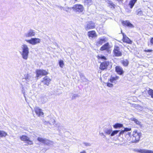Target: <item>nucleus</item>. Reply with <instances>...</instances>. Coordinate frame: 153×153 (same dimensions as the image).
Wrapping results in <instances>:
<instances>
[{
  "instance_id": "7ed1b4c3",
  "label": "nucleus",
  "mask_w": 153,
  "mask_h": 153,
  "mask_svg": "<svg viewBox=\"0 0 153 153\" xmlns=\"http://www.w3.org/2000/svg\"><path fill=\"white\" fill-rule=\"evenodd\" d=\"M36 76L37 78L40 76H46L48 74V70L44 69H37L36 70Z\"/></svg>"
},
{
  "instance_id": "bb28decb",
  "label": "nucleus",
  "mask_w": 153,
  "mask_h": 153,
  "mask_svg": "<svg viewBox=\"0 0 153 153\" xmlns=\"http://www.w3.org/2000/svg\"><path fill=\"white\" fill-rule=\"evenodd\" d=\"M131 120L133 121L134 122V123L137 125H138L139 126L141 125V122L136 118H132Z\"/></svg>"
},
{
  "instance_id": "6ab92c4d",
  "label": "nucleus",
  "mask_w": 153,
  "mask_h": 153,
  "mask_svg": "<svg viewBox=\"0 0 153 153\" xmlns=\"http://www.w3.org/2000/svg\"><path fill=\"white\" fill-rule=\"evenodd\" d=\"M73 10H82L83 8L82 5L79 4H77L74 5L72 7Z\"/></svg>"
},
{
  "instance_id": "9d476101",
  "label": "nucleus",
  "mask_w": 153,
  "mask_h": 153,
  "mask_svg": "<svg viewBox=\"0 0 153 153\" xmlns=\"http://www.w3.org/2000/svg\"><path fill=\"white\" fill-rule=\"evenodd\" d=\"M51 81V79L48 76H45L43 77L42 80L41 81V82L43 83L44 85L48 86L50 84Z\"/></svg>"
},
{
  "instance_id": "20e7f679",
  "label": "nucleus",
  "mask_w": 153,
  "mask_h": 153,
  "mask_svg": "<svg viewBox=\"0 0 153 153\" xmlns=\"http://www.w3.org/2000/svg\"><path fill=\"white\" fill-rule=\"evenodd\" d=\"M113 54L115 56L119 57L122 56V52L120 50V48L118 46H114L113 50Z\"/></svg>"
},
{
  "instance_id": "7c9ffc66",
  "label": "nucleus",
  "mask_w": 153,
  "mask_h": 153,
  "mask_svg": "<svg viewBox=\"0 0 153 153\" xmlns=\"http://www.w3.org/2000/svg\"><path fill=\"white\" fill-rule=\"evenodd\" d=\"M119 130H114L113 131L111 134V136H114V135L117 134L119 132Z\"/></svg>"
},
{
  "instance_id": "f257e3e1",
  "label": "nucleus",
  "mask_w": 153,
  "mask_h": 153,
  "mask_svg": "<svg viewBox=\"0 0 153 153\" xmlns=\"http://www.w3.org/2000/svg\"><path fill=\"white\" fill-rule=\"evenodd\" d=\"M142 134L138 132L137 131H133L132 137V142L133 143H137L140 141Z\"/></svg>"
},
{
  "instance_id": "4c0bfd02",
  "label": "nucleus",
  "mask_w": 153,
  "mask_h": 153,
  "mask_svg": "<svg viewBox=\"0 0 153 153\" xmlns=\"http://www.w3.org/2000/svg\"><path fill=\"white\" fill-rule=\"evenodd\" d=\"M124 132V131L123 130L120 131L119 134V136H120L121 134H123Z\"/></svg>"
},
{
  "instance_id": "9b49d317",
  "label": "nucleus",
  "mask_w": 153,
  "mask_h": 153,
  "mask_svg": "<svg viewBox=\"0 0 153 153\" xmlns=\"http://www.w3.org/2000/svg\"><path fill=\"white\" fill-rule=\"evenodd\" d=\"M34 111L36 114L39 117H43L44 113L42 110L39 107H36L34 108Z\"/></svg>"
},
{
  "instance_id": "58836bf2",
  "label": "nucleus",
  "mask_w": 153,
  "mask_h": 153,
  "mask_svg": "<svg viewBox=\"0 0 153 153\" xmlns=\"http://www.w3.org/2000/svg\"><path fill=\"white\" fill-rule=\"evenodd\" d=\"M80 153H87L86 151L85 150H83L82 152H80Z\"/></svg>"
},
{
  "instance_id": "2f4dec72",
  "label": "nucleus",
  "mask_w": 153,
  "mask_h": 153,
  "mask_svg": "<svg viewBox=\"0 0 153 153\" xmlns=\"http://www.w3.org/2000/svg\"><path fill=\"white\" fill-rule=\"evenodd\" d=\"M112 131V130L111 129H107L105 132V133L107 134H111Z\"/></svg>"
},
{
  "instance_id": "4be33fe9",
  "label": "nucleus",
  "mask_w": 153,
  "mask_h": 153,
  "mask_svg": "<svg viewBox=\"0 0 153 153\" xmlns=\"http://www.w3.org/2000/svg\"><path fill=\"white\" fill-rule=\"evenodd\" d=\"M121 63L125 67L127 66L129 64V61L127 59L123 60L121 61Z\"/></svg>"
},
{
  "instance_id": "aec40b11",
  "label": "nucleus",
  "mask_w": 153,
  "mask_h": 153,
  "mask_svg": "<svg viewBox=\"0 0 153 153\" xmlns=\"http://www.w3.org/2000/svg\"><path fill=\"white\" fill-rule=\"evenodd\" d=\"M137 152L140 153H153V151L145 149L138 150Z\"/></svg>"
},
{
  "instance_id": "ea45409f",
  "label": "nucleus",
  "mask_w": 153,
  "mask_h": 153,
  "mask_svg": "<svg viewBox=\"0 0 153 153\" xmlns=\"http://www.w3.org/2000/svg\"><path fill=\"white\" fill-rule=\"evenodd\" d=\"M117 1L118 2H122L123 0H117Z\"/></svg>"
},
{
  "instance_id": "cd10ccee",
  "label": "nucleus",
  "mask_w": 153,
  "mask_h": 153,
  "mask_svg": "<svg viewBox=\"0 0 153 153\" xmlns=\"http://www.w3.org/2000/svg\"><path fill=\"white\" fill-rule=\"evenodd\" d=\"M148 93L151 96V97L153 98V90L149 88L148 91Z\"/></svg>"
},
{
  "instance_id": "f704fd0d",
  "label": "nucleus",
  "mask_w": 153,
  "mask_h": 153,
  "mask_svg": "<svg viewBox=\"0 0 153 153\" xmlns=\"http://www.w3.org/2000/svg\"><path fill=\"white\" fill-rule=\"evenodd\" d=\"M131 128H125L124 129V131H131Z\"/></svg>"
},
{
  "instance_id": "6e6552de",
  "label": "nucleus",
  "mask_w": 153,
  "mask_h": 153,
  "mask_svg": "<svg viewBox=\"0 0 153 153\" xmlns=\"http://www.w3.org/2000/svg\"><path fill=\"white\" fill-rule=\"evenodd\" d=\"M110 65L109 61H105L102 62L100 65V68L102 70L107 69Z\"/></svg>"
},
{
  "instance_id": "393cba45",
  "label": "nucleus",
  "mask_w": 153,
  "mask_h": 153,
  "mask_svg": "<svg viewBox=\"0 0 153 153\" xmlns=\"http://www.w3.org/2000/svg\"><path fill=\"white\" fill-rule=\"evenodd\" d=\"M7 135V132L3 131L0 130V137H5Z\"/></svg>"
},
{
  "instance_id": "a878e982",
  "label": "nucleus",
  "mask_w": 153,
  "mask_h": 153,
  "mask_svg": "<svg viewBox=\"0 0 153 153\" xmlns=\"http://www.w3.org/2000/svg\"><path fill=\"white\" fill-rule=\"evenodd\" d=\"M108 6L111 9L115 8L116 5L113 2L111 1H109L108 2Z\"/></svg>"
},
{
  "instance_id": "a19ab883",
  "label": "nucleus",
  "mask_w": 153,
  "mask_h": 153,
  "mask_svg": "<svg viewBox=\"0 0 153 153\" xmlns=\"http://www.w3.org/2000/svg\"><path fill=\"white\" fill-rule=\"evenodd\" d=\"M85 145L86 146H88L89 145V144H88V143H85Z\"/></svg>"
},
{
  "instance_id": "72a5a7b5",
  "label": "nucleus",
  "mask_w": 153,
  "mask_h": 153,
  "mask_svg": "<svg viewBox=\"0 0 153 153\" xmlns=\"http://www.w3.org/2000/svg\"><path fill=\"white\" fill-rule=\"evenodd\" d=\"M85 2L88 4H90L92 2V0H85Z\"/></svg>"
},
{
  "instance_id": "423d86ee",
  "label": "nucleus",
  "mask_w": 153,
  "mask_h": 153,
  "mask_svg": "<svg viewBox=\"0 0 153 153\" xmlns=\"http://www.w3.org/2000/svg\"><path fill=\"white\" fill-rule=\"evenodd\" d=\"M111 47L108 42H107L103 45L100 48V51H106L107 53H109L111 51L110 49Z\"/></svg>"
},
{
  "instance_id": "f03ea898",
  "label": "nucleus",
  "mask_w": 153,
  "mask_h": 153,
  "mask_svg": "<svg viewBox=\"0 0 153 153\" xmlns=\"http://www.w3.org/2000/svg\"><path fill=\"white\" fill-rule=\"evenodd\" d=\"M22 52V55L23 59H27L28 57L29 53V49L27 46L25 45H23Z\"/></svg>"
},
{
  "instance_id": "c9c22d12",
  "label": "nucleus",
  "mask_w": 153,
  "mask_h": 153,
  "mask_svg": "<svg viewBox=\"0 0 153 153\" xmlns=\"http://www.w3.org/2000/svg\"><path fill=\"white\" fill-rule=\"evenodd\" d=\"M144 51L145 52H150L152 51V50L150 49L145 50Z\"/></svg>"
},
{
  "instance_id": "ddd939ff",
  "label": "nucleus",
  "mask_w": 153,
  "mask_h": 153,
  "mask_svg": "<svg viewBox=\"0 0 153 153\" xmlns=\"http://www.w3.org/2000/svg\"><path fill=\"white\" fill-rule=\"evenodd\" d=\"M115 71L119 75H122L124 73V71L122 68L119 65L116 66L115 68Z\"/></svg>"
},
{
  "instance_id": "b1692460",
  "label": "nucleus",
  "mask_w": 153,
  "mask_h": 153,
  "mask_svg": "<svg viewBox=\"0 0 153 153\" xmlns=\"http://www.w3.org/2000/svg\"><path fill=\"white\" fill-rule=\"evenodd\" d=\"M123 124L120 123H116L113 125V127L115 128H120L123 127Z\"/></svg>"
},
{
  "instance_id": "0eeeda50",
  "label": "nucleus",
  "mask_w": 153,
  "mask_h": 153,
  "mask_svg": "<svg viewBox=\"0 0 153 153\" xmlns=\"http://www.w3.org/2000/svg\"><path fill=\"white\" fill-rule=\"evenodd\" d=\"M25 41L32 45H35L40 42V39L38 38H32L29 40H26Z\"/></svg>"
},
{
  "instance_id": "a211bd4d",
  "label": "nucleus",
  "mask_w": 153,
  "mask_h": 153,
  "mask_svg": "<svg viewBox=\"0 0 153 153\" xmlns=\"http://www.w3.org/2000/svg\"><path fill=\"white\" fill-rule=\"evenodd\" d=\"M106 41V39L105 38H100L99 40L96 42V46H98L102 45Z\"/></svg>"
},
{
  "instance_id": "c756f323",
  "label": "nucleus",
  "mask_w": 153,
  "mask_h": 153,
  "mask_svg": "<svg viewBox=\"0 0 153 153\" xmlns=\"http://www.w3.org/2000/svg\"><path fill=\"white\" fill-rule=\"evenodd\" d=\"M59 64L60 67L61 68H62L64 65V64L63 61L62 60H60L59 61Z\"/></svg>"
},
{
  "instance_id": "dca6fc26",
  "label": "nucleus",
  "mask_w": 153,
  "mask_h": 153,
  "mask_svg": "<svg viewBox=\"0 0 153 153\" xmlns=\"http://www.w3.org/2000/svg\"><path fill=\"white\" fill-rule=\"evenodd\" d=\"M122 25L125 27H134L133 25L131 24L128 21H122L121 22Z\"/></svg>"
},
{
  "instance_id": "4468645a",
  "label": "nucleus",
  "mask_w": 153,
  "mask_h": 153,
  "mask_svg": "<svg viewBox=\"0 0 153 153\" xmlns=\"http://www.w3.org/2000/svg\"><path fill=\"white\" fill-rule=\"evenodd\" d=\"M37 140L39 142L42 143L46 145L49 144L50 142V141L48 140L40 137H38Z\"/></svg>"
},
{
  "instance_id": "5701e85b",
  "label": "nucleus",
  "mask_w": 153,
  "mask_h": 153,
  "mask_svg": "<svg viewBox=\"0 0 153 153\" xmlns=\"http://www.w3.org/2000/svg\"><path fill=\"white\" fill-rule=\"evenodd\" d=\"M137 0H131L128 4L130 8H132L134 6Z\"/></svg>"
},
{
  "instance_id": "f3484780",
  "label": "nucleus",
  "mask_w": 153,
  "mask_h": 153,
  "mask_svg": "<svg viewBox=\"0 0 153 153\" xmlns=\"http://www.w3.org/2000/svg\"><path fill=\"white\" fill-rule=\"evenodd\" d=\"M119 76L117 75H116L114 76H111L108 81L112 83H115L117 80L119 79Z\"/></svg>"
},
{
  "instance_id": "f8f14e48",
  "label": "nucleus",
  "mask_w": 153,
  "mask_h": 153,
  "mask_svg": "<svg viewBox=\"0 0 153 153\" xmlns=\"http://www.w3.org/2000/svg\"><path fill=\"white\" fill-rule=\"evenodd\" d=\"M122 34L123 36L122 39L123 42L127 44H131L132 42V41L124 33H122Z\"/></svg>"
},
{
  "instance_id": "39448f33",
  "label": "nucleus",
  "mask_w": 153,
  "mask_h": 153,
  "mask_svg": "<svg viewBox=\"0 0 153 153\" xmlns=\"http://www.w3.org/2000/svg\"><path fill=\"white\" fill-rule=\"evenodd\" d=\"M21 140L27 144V145H33V141L30 140L29 138L25 135H22L20 137Z\"/></svg>"
},
{
  "instance_id": "412c9836",
  "label": "nucleus",
  "mask_w": 153,
  "mask_h": 153,
  "mask_svg": "<svg viewBox=\"0 0 153 153\" xmlns=\"http://www.w3.org/2000/svg\"><path fill=\"white\" fill-rule=\"evenodd\" d=\"M35 33L32 30H30L27 33L25 34V37H30L33 36L35 35Z\"/></svg>"
},
{
  "instance_id": "e433bc0d",
  "label": "nucleus",
  "mask_w": 153,
  "mask_h": 153,
  "mask_svg": "<svg viewBox=\"0 0 153 153\" xmlns=\"http://www.w3.org/2000/svg\"><path fill=\"white\" fill-rule=\"evenodd\" d=\"M150 42L151 44L153 45V37H152L150 39Z\"/></svg>"
},
{
  "instance_id": "1a4fd4ad",
  "label": "nucleus",
  "mask_w": 153,
  "mask_h": 153,
  "mask_svg": "<svg viewBox=\"0 0 153 153\" xmlns=\"http://www.w3.org/2000/svg\"><path fill=\"white\" fill-rule=\"evenodd\" d=\"M95 27V23L92 21H90L86 25L85 28L86 30H89L94 29Z\"/></svg>"
},
{
  "instance_id": "2eb2a0df",
  "label": "nucleus",
  "mask_w": 153,
  "mask_h": 153,
  "mask_svg": "<svg viewBox=\"0 0 153 153\" xmlns=\"http://www.w3.org/2000/svg\"><path fill=\"white\" fill-rule=\"evenodd\" d=\"M88 36L89 38H96L97 36V35L96 31L94 30L89 31L88 32Z\"/></svg>"
},
{
  "instance_id": "c85d7f7f",
  "label": "nucleus",
  "mask_w": 153,
  "mask_h": 153,
  "mask_svg": "<svg viewBox=\"0 0 153 153\" xmlns=\"http://www.w3.org/2000/svg\"><path fill=\"white\" fill-rule=\"evenodd\" d=\"M97 57L98 59H103V60H105L107 59V58H106V57L103 56H100L99 55H98L97 56Z\"/></svg>"
},
{
  "instance_id": "473e14b6",
  "label": "nucleus",
  "mask_w": 153,
  "mask_h": 153,
  "mask_svg": "<svg viewBox=\"0 0 153 153\" xmlns=\"http://www.w3.org/2000/svg\"><path fill=\"white\" fill-rule=\"evenodd\" d=\"M107 86L109 87L112 88L113 87V85L111 83L108 82L107 83Z\"/></svg>"
}]
</instances>
